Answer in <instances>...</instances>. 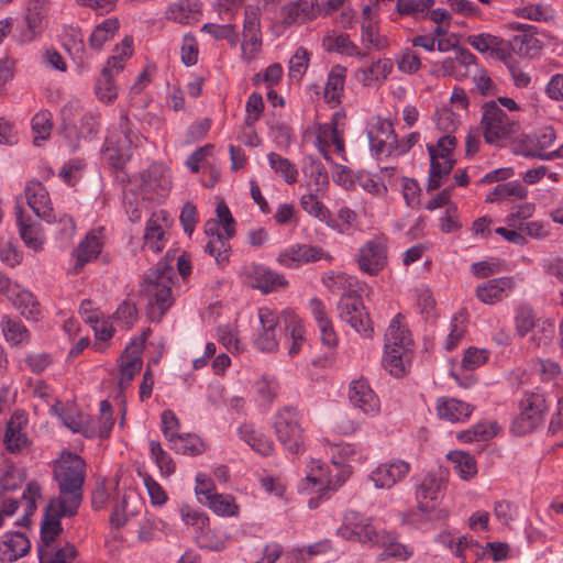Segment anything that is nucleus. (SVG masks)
<instances>
[{
  "mask_svg": "<svg viewBox=\"0 0 563 563\" xmlns=\"http://www.w3.org/2000/svg\"><path fill=\"white\" fill-rule=\"evenodd\" d=\"M45 11L38 0L31 1L26 13L16 26L13 38L19 44H30L41 37L44 31Z\"/></svg>",
  "mask_w": 563,
  "mask_h": 563,
  "instance_id": "obj_20",
  "label": "nucleus"
},
{
  "mask_svg": "<svg viewBox=\"0 0 563 563\" xmlns=\"http://www.w3.org/2000/svg\"><path fill=\"white\" fill-rule=\"evenodd\" d=\"M119 29L120 21L118 18L111 16L104 19L101 23L95 26L88 38L90 48L100 51L107 42L114 37Z\"/></svg>",
  "mask_w": 563,
  "mask_h": 563,
  "instance_id": "obj_43",
  "label": "nucleus"
},
{
  "mask_svg": "<svg viewBox=\"0 0 563 563\" xmlns=\"http://www.w3.org/2000/svg\"><path fill=\"white\" fill-rule=\"evenodd\" d=\"M344 126H345V113L340 110L332 114L331 121L327 123H320L316 130V146L324 157L329 161L330 155L328 148L333 145L335 152L343 155L345 152L344 147Z\"/></svg>",
  "mask_w": 563,
  "mask_h": 563,
  "instance_id": "obj_14",
  "label": "nucleus"
},
{
  "mask_svg": "<svg viewBox=\"0 0 563 563\" xmlns=\"http://www.w3.org/2000/svg\"><path fill=\"white\" fill-rule=\"evenodd\" d=\"M252 390L256 405L268 409L277 397L279 384L275 376L263 374L253 382Z\"/></svg>",
  "mask_w": 563,
  "mask_h": 563,
  "instance_id": "obj_37",
  "label": "nucleus"
},
{
  "mask_svg": "<svg viewBox=\"0 0 563 563\" xmlns=\"http://www.w3.org/2000/svg\"><path fill=\"white\" fill-rule=\"evenodd\" d=\"M514 325L516 334L520 339L530 334L529 342L534 347L548 345L555 333L554 322L548 318L539 317L534 309L526 302L515 307Z\"/></svg>",
  "mask_w": 563,
  "mask_h": 563,
  "instance_id": "obj_5",
  "label": "nucleus"
},
{
  "mask_svg": "<svg viewBox=\"0 0 563 563\" xmlns=\"http://www.w3.org/2000/svg\"><path fill=\"white\" fill-rule=\"evenodd\" d=\"M548 410L542 394H526L520 401V413L512 422V430L517 434H526L538 428L544 420Z\"/></svg>",
  "mask_w": 563,
  "mask_h": 563,
  "instance_id": "obj_13",
  "label": "nucleus"
},
{
  "mask_svg": "<svg viewBox=\"0 0 563 563\" xmlns=\"http://www.w3.org/2000/svg\"><path fill=\"white\" fill-rule=\"evenodd\" d=\"M528 197V189L519 181L512 180L497 185L487 196L486 201L521 200Z\"/></svg>",
  "mask_w": 563,
  "mask_h": 563,
  "instance_id": "obj_45",
  "label": "nucleus"
},
{
  "mask_svg": "<svg viewBox=\"0 0 563 563\" xmlns=\"http://www.w3.org/2000/svg\"><path fill=\"white\" fill-rule=\"evenodd\" d=\"M172 187L170 170L163 164L153 163L141 175V190L165 197Z\"/></svg>",
  "mask_w": 563,
  "mask_h": 563,
  "instance_id": "obj_25",
  "label": "nucleus"
},
{
  "mask_svg": "<svg viewBox=\"0 0 563 563\" xmlns=\"http://www.w3.org/2000/svg\"><path fill=\"white\" fill-rule=\"evenodd\" d=\"M240 277L245 285L260 289L264 294L276 291L288 283L284 275L256 263L243 265L240 269Z\"/></svg>",
  "mask_w": 563,
  "mask_h": 563,
  "instance_id": "obj_15",
  "label": "nucleus"
},
{
  "mask_svg": "<svg viewBox=\"0 0 563 563\" xmlns=\"http://www.w3.org/2000/svg\"><path fill=\"white\" fill-rule=\"evenodd\" d=\"M347 400L353 409L368 418L378 417L382 402L369 382L363 377L353 379L349 385Z\"/></svg>",
  "mask_w": 563,
  "mask_h": 563,
  "instance_id": "obj_16",
  "label": "nucleus"
},
{
  "mask_svg": "<svg viewBox=\"0 0 563 563\" xmlns=\"http://www.w3.org/2000/svg\"><path fill=\"white\" fill-rule=\"evenodd\" d=\"M361 42L368 51H383L389 46L388 38L379 33L378 22L361 23Z\"/></svg>",
  "mask_w": 563,
  "mask_h": 563,
  "instance_id": "obj_53",
  "label": "nucleus"
},
{
  "mask_svg": "<svg viewBox=\"0 0 563 563\" xmlns=\"http://www.w3.org/2000/svg\"><path fill=\"white\" fill-rule=\"evenodd\" d=\"M467 43L479 53L493 54L499 48L501 40L489 33H481L470 35Z\"/></svg>",
  "mask_w": 563,
  "mask_h": 563,
  "instance_id": "obj_62",
  "label": "nucleus"
},
{
  "mask_svg": "<svg viewBox=\"0 0 563 563\" xmlns=\"http://www.w3.org/2000/svg\"><path fill=\"white\" fill-rule=\"evenodd\" d=\"M355 262L362 273L378 275L388 262V239L377 235L364 242L355 255Z\"/></svg>",
  "mask_w": 563,
  "mask_h": 563,
  "instance_id": "obj_11",
  "label": "nucleus"
},
{
  "mask_svg": "<svg viewBox=\"0 0 563 563\" xmlns=\"http://www.w3.org/2000/svg\"><path fill=\"white\" fill-rule=\"evenodd\" d=\"M320 15V8L314 0H296L280 9V21L285 26L300 25Z\"/></svg>",
  "mask_w": 563,
  "mask_h": 563,
  "instance_id": "obj_26",
  "label": "nucleus"
},
{
  "mask_svg": "<svg viewBox=\"0 0 563 563\" xmlns=\"http://www.w3.org/2000/svg\"><path fill=\"white\" fill-rule=\"evenodd\" d=\"M345 78L346 68L341 65H334L329 71L323 97L331 107H336L341 103Z\"/></svg>",
  "mask_w": 563,
  "mask_h": 563,
  "instance_id": "obj_40",
  "label": "nucleus"
},
{
  "mask_svg": "<svg viewBox=\"0 0 563 563\" xmlns=\"http://www.w3.org/2000/svg\"><path fill=\"white\" fill-rule=\"evenodd\" d=\"M49 412L53 416H56L60 420L62 424L71 432L80 433L85 438L96 437V431L91 427L92 418L89 415L66 407L60 401L54 404L51 407Z\"/></svg>",
  "mask_w": 563,
  "mask_h": 563,
  "instance_id": "obj_24",
  "label": "nucleus"
},
{
  "mask_svg": "<svg viewBox=\"0 0 563 563\" xmlns=\"http://www.w3.org/2000/svg\"><path fill=\"white\" fill-rule=\"evenodd\" d=\"M303 174L308 178L307 186L314 192H324L329 187V175L325 166L318 159L309 158L303 167Z\"/></svg>",
  "mask_w": 563,
  "mask_h": 563,
  "instance_id": "obj_44",
  "label": "nucleus"
},
{
  "mask_svg": "<svg viewBox=\"0 0 563 563\" xmlns=\"http://www.w3.org/2000/svg\"><path fill=\"white\" fill-rule=\"evenodd\" d=\"M86 463L77 454L66 452L54 464V479L57 483L59 496L49 501L45 516L71 517L82 500V485L86 477Z\"/></svg>",
  "mask_w": 563,
  "mask_h": 563,
  "instance_id": "obj_1",
  "label": "nucleus"
},
{
  "mask_svg": "<svg viewBox=\"0 0 563 563\" xmlns=\"http://www.w3.org/2000/svg\"><path fill=\"white\" fill-rule=\"evenodd\" d=\"M100 418L97 421L92 418L91 427L96 431V437L104 439L108 438L114 424L112 406L109 401L102 400L100 402Z\"/></svg>",
  "mask_w": 563,
  "mask_h": 563,
  "instance_id": "obj_58",
  "label": "nucleus"
},
{
  "mask_svg": "<svg viewBox=\"0 0 563 563\" xmlns=\"http://www.w3.org/2000/svg\"><path fill=\"white\" fill-rule=\"evenodd\" d=\"M117 74L110 67L103 66L95 86L96 95L100 101L110 103L117 99L118 87L113 80Z\"/></svg>",
  "mask_w": 563,
  "mask_h": 563,
  "instance_id": "obj_48",
  "label": "nucleus"
},
{
  "mask_svg": "<svg viewBox=\"0 0 563 563\" xmlns=\"http://www.w3.org/2000/svg\"><path fill=\"white\" fill-rule=\"evenodd\" d=\"M267 161L271 169L283 178L286 184L292 185L297 183L298 170L288 158L275 152H271L267 154Z\"/></svg>",
  "mask_w": 563,
  "mask_h": 563,
  "instance_id": "obj_50",
  "label": "nucleus"
},
{
  "mask_svg": "<svg viewBox=\"0 0 563 563\" xmlns=\"http://www.w3.org/2000/svg\"><path fill=\"white\" fill-rule=\"evenodd\" d=\"M32 131L35 135L34 144L40 145V141H45L52 132V113L49 111H40L32 118Z\"/></svg>",
  "mask_w": 563,
  "mask_h": 563,
  "instance_id": "obj_60",
  "label": "nucleus"
},
{
  "mask_svg": "<svg viewBox=\"0 0 563 563\" xmlns=\"http://www.w3.org/2000/svg\"><path fill=\"white\" fill-rule=\"evenodd\" d=\"M319 194L320 192L309 190L308 194L301 196L300 206L309 216L320 221H324L330 216V211L318 199Z\"/></svg>",
  "mask_w": 563,
  "mask_h": 563,
  "instance_id": "obj_57",
  "label": "nucleus"
},
{
  "mask_svg": "<svg viewBox=\"0 0 563 563\" xmlns=\"http://www.w3.org/2000/svg\"><path fill=\"white\" fill-rule=\"evenodd\" d=\"M515 287L512 277L504 276L489 279L476 287L477 299L485 305H494L501 301Z\"/></svg>",
  "mask_w": 563,
  "mask_h": 563,
  "instance_id": "obj_31",
  "label": "nucleus"
},
{
  "mask_svg": "<svg viewBox=\"0 0 563 563\" xmlns=\"http://www.w3.org/2000/svg\"><path fill=\"white\" fill-rule=\"evenodd\" d=\"M216 213L222 222L224 235H216L209 239L205 250L210 256L214 257L219 265H225L229 262L231 251L229 241L235 234V220L224 201L217 205Z\"/></svg>",
  "mask_w": 563,
  "mask_h": 563,
  "instance_id": "obj_12",
  "label": "nucleus"
},
{
  "mask_svg": "<svg viewBox=\"0 0 563 563\" xmlns=\"http://www.w3.org/2000/svg\"><path fill=\"white\" fill-rule=\"evenodd\" d=\"M143 361L140 355L123 354L119 363V387L125 389L133 380L134 376L141 371Z\"/></svg>",
  "mask_w": 563,
  "mask_h": 563,
  "instance_id": "obj_54",
  "label": "nucleus"
},
{
  "mask_svg": "<svg viewBox=\"0 0 563 563\" xmlns=\"http://www.w3.org/2000/svg\"><path fill=\"white\" fill-rule=\"evenodd\" d=\"M336 533L344 540L371 547H376V543H385L388 539V531L376 528L372 518L354 510L345 512L343 523Z\"/></svg>",
  "mask_w": 563,
  "mask_h": 563,
  "instance_id": "obj_9",
  "label": "nucleus"
},
{
  "mask_svg": "<svg viewBox=\"0 0 563 563\" xmlns=\"http://www.w3.org/2000/svg\"><path fill=\"white\" fill-rule=\"evenodd\" d=\"M411 351L401 349L385 347L383 356V365L396 377L405 375L406 364L409 362Z\"/></svg>",
  "mask_w": 563,
  "mask_h": 563,
  "instance_id": "obj_47",
  "label": "nucleus"
},
{
  "mask_svg": "<svg viewBox=\"0 0 563 563\" xmlns=\"http://www.w3.org/2000/svg\"><path fill=\"white\" fill-rule=\"evenodd\" d=\"M338 311L341 320L350 324L357 333L371 336L373 333L372 322L360 297L343 296L338 303Z\"/></svg>",
  "mask_w": 563,
  "mask_h": 563,
  "instance_id": "obj_18",
  "label": "nucleus"
},
{
  "mask_svg": "<svg viewBox=\"0 0 563 563\" xmlns=\"http://www.w3.org/2000/svg\"><path fill=\"white\" fill-rule=\"evenodd\" d=\"M202 16V2L200 0H177L169 3L165 11V18L179 24H192Z\"/></svg>",
  "mask_w": 563,
  "mask_h": 563,
  "instance_id": "obj_29",
  "label": "nucleus"
},
{
  "mask_svg": "<svg viewBox=\"0 0 563 563\" xmlns=\"http://www.w3.org/2000/svg\"><path fill=\"white\" fill-rule=\"evenodd\" d=\"M453 463L454 472L463 481H470L477 474V465L473 455L463 451H454L448 454Z\"/></svg>",
  "mask_w": 563,
  "mask_h": 563,
  "instance_id": "obj_51",
  "label": "nucleus"
},
{
  "mask_svg": "<svg viewBox=\"0 0 563 563\" xmlns=\"http://www.w3.org/2000/svg\"><path fill=\"white\" fill-rule=\"evenodd\" d=\"M331 260L321 247L309 244H291L278 253L277 263L286 268H298L303 264Z\"/></svg>",
  "mask_w": 563,
  "mask_h": 563,
  "instance_id": "obj_21",
  "label": "nucleus"
},
{
  "mask_svg": "<svg viewBox=\"0 0 563 563\" xmlns=\"http://www.w3.org/2000/svg\"><path fill=\"white\" fill-rule=\"evenodd\" d=\"M322 48L327 53H336L349 57H365L360 47L350 38L349 34L328 31L321 42Z\"/></svg>",
  "mask_w": 563,
  "mask_h": 563,
  "instance_id": "obj_33",
  "label": "nucleus"
},
{
  "mask_svg": "<svg viewBox=\"0 0 563 563\" xmlns=\"http://www.w3.org/2000/svg\"><path fill=\"white\" fill-rule=\"evenodd\" d=\"M60 519L44 515L36 544L40 563H71L78 555L73 543L58 540L63 531Z\"/></svg>",
  "mask_w": 563,
  "mask_h": 563,
  "instance_id": "obj_4",
  "label": "nucleus"
},
{
  "mask_svg": "<svg viewBox=\"0 0 563 563\" xmlns=\"http://www.w3.org/2000/svg\"><path fill=\"white\" fill-rule=\"evenodd\" d=\"M239 438L256 453L268 456L274 451L273 441L252 423H243L238 428Z\"/></svg>",
  "mask_w": 563,
  "mask_h": 563,
  "instance_id": "obj_36",
  "label": "nucleus"
},
{
  "mask_svg": "<svg viewBox=\"0 0 563 563\" xmlns=\"http://www.w3.org/2000/svg\"><path fill=\"white\" fill-rule=\"evenodd\" d=\"M411 466L408 462L399 459L380 463L372 471L369 479L376 488L390 489L397 483L404 481Z\"/></svg>",
  "mask_w": 563,
  "mask_h": 563,
  "instance_id": "obj_23",
  "label": "nucleus"
},
{
  "mask_svg": "<svg viewBox=\"0 0 563 563\" xmlns=\"http://www.w3.org/2000/svg\"><path fill=\"white\" fill-rule=\"evenodd\" d=\"M7 297L25 319L38 320L41 314L40 303L30 290L14 284Z\"/></svg>",
  "mask_w": 563,
  "mask_h": 563,
  "instance_id": "obj_34",
  "label": "nucleus"
},
{
  "mask_svg": "<svg viewBox=\"0 0 563 563\" xmlns=\"http://www.w3.org/2000/svg\"><path fill=\"white\" fill-rule=\"evenodd\" d=\"M151 456L158 466L161 473L165 476L172 475L175 470V463L170 455L162 448L161 443L156 440L150 441Z\"/></svg>",
  "mask_w": 563,
  "mask_h": 563,
  "instance_id": "obj_59",
  "label": "nucleus"
},
{
  "mask_svg": "<svg viewBox=\"0 0 563 563\" xmlns=\"http://www.w3.org/2000/svg\"><path fill=\"white\" fill-rule=\"evenodd\" d=\"M14 212L19 233L25 246L34 252L41 251L45 241L41 224L24 213L20 201H16Z\"/></svg>",
  "mask_w": 563,
  "mask_h": 563,
  "instance_id": "obj_28",
  "label": "nucleus"
},
{
  "mask_svg": "<svg viewBox=\"0 0 563 563\" xmlns=\"http://www.w3.org/2000/svg\"><path fill=\"white\" fill-rule=\"evenodd\" d=\"M24 197L27 206L36 217L47 223H54L57 220L54 213L52 200L48 190L38 180L32 179L24 187Z\"/></svg>",
  "mask_w": 563,
  "mask_h": 563,
  "instance_id": "obj_22",
  "label": "nucleus"
},
{
  "mask_svg": "<svg viewBox=\"0 0 563 563\" xmlns=\"http://www.w3.org/2000/svg\"><path fill=\"white\" fill-rule=\"evenodd\" d=\"M263 97L258 92H252L245 103L246 115L244 119L245 128H254L256 121L261 118L264 111Z\"/></svg>",
  "mask_w": 563,
  "mask_h": 563,
  "instance_id": "obj_64",
  "label": "nucleus"
},
{
  "mask_svg": "<svg viewBox=\"0 0 563 563\" xmlns=\"http://www.w3.org/2000/svg\"><path fill=\"white\" fill-rule=\"evenodd\" d=\"M481 124L486 143L501 147L517 130V122L496 101L485 102Z\"/></svg>",
  "mask_w": 563,
  "mask_h": 563,
  "instance_id": "obj_8",
  "label": "nucleus"
},
{
  "mask_svg": "<svg viewBox=\"0 0 563 563\" xmlns=\"http://www.w3.org/2000/svg\"><path fill=\"white\" fill-rule=\"evenodd\" d=\"M0 329L4 340L11 346H22L30 342V331L16 317L3 316L0 320Z\"/></svg>",
  "mask_w": 563,
  "mask_h": 563,
  "instance_id": "obj_38",
  "label": "nucleus"
},
{
  "mask_svg": "<svg viewBox=\"0 0 563 563\" xmlns=\"http://www.w3.org/2000/svg\"><path fill=\"white\" fill-rule=\"evenodd\" d=\"M133 54V38L132 36H125L120 44H118L112 52V55L108 58L106 63V67H110V69L115 73H120L123 70L125 62Z\"/></svg>",
  "mask_w": 563,
  "mask_h": 563,
  "instance_id": "obj_56",
  "label": "nucleus"
},
{
  "mask_svg": "<svg viewBox=\"0 0 563 563\" xmlns=\"http://www.w3.org/2000/svg\"><path fill=\"white\" fill-rule=\"evenodd\" d=\"M31 548L26 536L19 531H8L0 538V560L14 562L24 556Z\"/></svg>",
  "mask_w": 563,
  "mask_h": 563,
  "instance_id": "obj_32",
  "label": "nucleus"
},
{
  "mask_svg": "<svg viewBox=\"0 0 563 563\" xmlns=\"http://www.w3.org/2000/svg\"><path fill=\"white\" fill-rule=\"evenodd\" d=\"M242 36V42L262 45L260 12L256 7L245 8Z\"/></svg>",
  "mask_w": 563,
  "mask_h": 563,
  "instance_id": "obj_46",
  "label": "nucleus"
},
{
  "mask_svg": "<svg viewBox=\"0 0 563 563\" xmlns=\"http://www.w3.org/2000/svg\"><path fill=\"white\" fill-rule=\"evenodd\" d=\"M472 407L455 398H441L437 401V412L440 419L450 422L465 421L472 413Z\"/></svg>",
  "mask_w": 563,
  "mask_h": 563,
  "instance_id": "obj_39",
  "label": "nucleus"
},
{
  "mask_svg": "<svg viewBox=\"0 0 563 563\" xmlns=\"http://www.w3.org/2000/svg\"><path fill=\"white\" fill-rule=\"evenodd\" d=\"M173 260L174 256L167 253L155 268L145 274L143 291L147 299V314L151 321H161L174 303L172 287L176 274L172 266Z\"/></svg>",
  "mask_w": 563,
  "mask_h": 563,
  "instance_id": "obj_3",
  "label": "nucleus"
},
{
  "mask_svg": "<svg viewBox=\"0 0 563 563\" xmlns=\"http://www.w3.org/2000/svg\"><path fill=\"white\" fill-rule=\"evenodd\" d=\"M332 479L324 464L318 460H312L309 464V472L306 479L300 484L299 490L317 494L320 498H328L329 492L334 490Z\"/></svg>",
  "mask_w": 563,
  "mask_h": 563,
  "instance_id": "obj_27",
  "label": "nucleus"
},
{
  "mask_svg": "<svg viewBox=\"0 0 563 563\" xmlns=\"http://www.w3.org/2000/svg\"><path fill=\"white\" fill-rule=\"evenodd\" d=\"M169 448L176 453L184 455H199L205 452L206 446L201 439L191 433H179L169 444Z\"/></svg>",
  "mask_w": 563,
  "mask_h": 563,
  "instance_id": "obj_52",
  "label": "nucleus"
},
{
  "mask_svg": "<svg viewBox=\"0 0 563 563\" xmlns=\"http://www.w3.org/2000/svg\"><path fill=\"white\" fill-rule=\"evenodd\" d=\"M411 344L412 341L409 335V331L401 323L400 314H397L393 318L386 330L384 347H402L404 350L411 351Z\"/></svg>",
  "mask_w": 563,
  "mask_h": 563,
  "instance_id": "obj_42",
  "label": "nucleus"
},
{
  "mask_svg": "<svg viewBox=\"0 0 563 563\" xmlns=\"http://www.w3.org/2000/svg\"><path fill=\"white\" fill-rule=\"evenodd\" d=\"M205 505L220 517H233L239 514V506L234 497L228 494L216 493L212 497H208Z\"/></svg>",
  "mask_w": 563,
  "mask_h": 563,
  "instance_id": "obj_55",
  "label": "nucleus"
},
{
  "mask_svg": "<svg viewBox=\"0 0 563 563\" xmlns=\"http://www.w3.org/2000/svg\"><path fill=\"white\" fill-rule=\"evenodd\" d=\"M140 135L132 129L126 112L122 111L119 121V131L107 139L104 158L115 170H121L130 161L132 148L139 146Z\"/></svg>",
  "mask_w": 563,
  "mask_h": 563,
  "instance_id": "obj_7",
  "label": "nucleus"
},
{
  "mask_svg": "<svg viewBox=\"0 0 563 563\" xmlns=\"http://www.w3.org/2000/svg\"><path fill=\"white\" fill-rule=\"evenodd\" d=\"M536 211V205L532 202H525L511 208L509 214L505 218V223L510 228L523 227L526 220L530 219Z\"/></svg>",
  "mask_w": 563,
  "mask_h": 563,
  "instance_id": "obj_63",
  "label": "nucleus"
},
{
  "mask_svg": "<svg viewBox=\"0 0 563 563\" xmlns=\"http://www.w3.org/2000/svg\"><path fill=\"white\" fill-rule=\"evenodd\" d=\"M456 144L455 136L451 134L440 136L435 144H427L430 156L428 190H437L448 179L456 163L453 158Z\"/></svg>",
  "mask_w": 563,
  "mask_h": 563,
  "instance_id": "obj_6",
  "label": "nucleus"
},
{
  "mask_svg": "<svg viewBox=\"0 0 563 563\" xmlns=\"http://www.w3.org/2000/svg\"><path fill=\"white\" fill-rule=\"evenodd\" d=\"M530 27L527 24H519L518 29L522 32L514 35L510 40L511 49L521 56H531L540 49V41L533 34L527 32Z\"/></svg>",
  "mask_w": 563,
  "mask_h": 563,
  "instance_id": "obj_49",
  "label": "nucleus"
},
{
  "mask_svg": "<svg viewBox=\"0 0 563 563\" xmlns=\"http://www.w3.org/2000/svg\"><path fill=\"white\" fill-rule=\"evenodd\" d=\"M273 428L282 445L291 453H299L303 448L305 433L301 417L294 407H284L274 415Z\"/></svg>",
  "mask_w": 563,
  "mask_h": 563,
  "instance_id": "obj_10",
  "label": "nucleus"
},
{
  "mask_svg": "<svg viewBox=\"0 0 563 563\" xmlns=\"http://www.w3.org/2000/svg\"><path fill=\"white\" fill-rule=\"evenodd\" d=\"M29 416L26 411L18 409L10 417L5 426L3 444L11 454H20L32 445L27 435Z\"/></svg>",
  "mask_w": 563,
  "mask_h": 563,
  "instance_id": "obj_19",
  "label": "nucleus"
},
{
  "mask_svg": "<svg viewBox=\"0 0 563 563\" xmlns=\"http://www.w3.org/2000/svg\"><path fill=\"white\" fill-rule=\"evenodd\" d=\"M519 15L537 22H549L554 20V10L547 4L531 3L519 9Z\"/></svg>",
  "mask_w": 563,
  "mask_h": 563,
  "instance_id": "obj_61",
  "label": "nucleus"
},
{
  "mask_svg": "<svg viewBox=\"0 0 563 563\" xmlns=\"http://www.w3.org/2000/svg\"><path fill=\"white\" fill-rule=\"evenodd\" d=\"M258 328L254 336V345L262 352H274L280 339L291 341L288 353L296 355L305 342V328L301 319L292 310L286 309L280 314L267 307L257 310Z\"/></svg>",
  "mask_w": 563,
  "mask_h": 563,
  "instance_id": "obj_2",
  "label": "nucleus"
},
{
  "mask_svg": "<svg viewBox=\"0 0 563 563\" xmlns=\"http://www.w3.org/2000/svg\"><path fill=\"white\" fill-rule=\"evenodd\" d=\"M165 220L164 212H154L147 220L143 235V247L159 253L166 245L167 239L162 222Z\"/></svg>",
  "mask_w": 563,
  "mask_h": 563,
  "instance_id": "obj_35",
  "label": "nucleus"
},
{
  "mask_svg": "<svg viewBox=\"0 0 563 563\" xmlns=\"http://www.w3.org/2000/svg\"><path fill=\"white\" fill-rule=\"evenodd\" d=\"M102 236L99 232L91 231L87 233L73 252V257L75 258L73 274H79L87 263L96 261L102 250Z\"/></svg>",
  "mask_w": 563,
  "mask_h": 563,
  "instance_id": "obj_30",
  "label": "nucleus"
},
{
  "mask_svg": "<svg viewBox=\"0 0 563 563\" xmlns=\"http://www.w3.org/2000/svg\"><path fill=\"white\" fill-rule=\"evenodd\" d=\"M446 489V481L441 472H429L416 487L418 508L422 512L437 509Z\"/></svg>",
  "mask_w": 563,
  "mask_h": 563,
  "instance_id": "obj_17",
  "label": "nucleus"
},
{
  "mask_svg": "<svg viewBox=\"0 0 563 563\" xmlns=\"http://www.w3.org/2000/svg\"><path fill=\"white\" fill-rule=\"evenodd\" d=\"M476 57L466 48L459 47L455 49V57H448L443 60L442 68L444 73L456 78L466 76V70L473 66Z\"/></svg>",
  "mask_w": 563,
  "mask_h": 563,
  "instance_id": "obj_41",
  "label": "nucleus"
}]
</instances>
